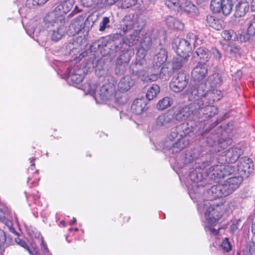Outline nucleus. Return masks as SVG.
I'll use <instances>...</instances> for the list:
<instances>
[{
	"mask_svg": "<svg viewBox=\"0 0 255 255\" xmlns=\"http://www.w3.org/2000/svg\"><path fill=\"white\" fill-rule=\"evenodd\" d=\"M248 25L247 32L249 35L255 34V18L249 19L246 21Z\"/></svg>",
	"mask_w": 255,
	"mask_h": 255,
	"instance_id": "nucleus-46",
	"label": "nucleus"
},
{
	"mask_svg": "<svg viewBox=\"0 0 255 255\" xmlns=\"http://www.w3.org/2000/svg\"><path fill=\"white\" fill-rule=\"evenodd\" d=\"M197 166H195V169L192 171L189 175L190 179L194 182V185L193 187L197 188L192 189L189 191V194L191 198L197 202V209L200 213H204L205 219L207 223L211 225L215 224L221 217L222 214L218 211V209L215 210L213 207L214 204L213 201L204 200L202 201V192L204 191V187L202 185L198 184V183L201 181L202 176L200 173H197L196 169Z\"/></svg>",
	"mask_w": 255,
	"mask_h": 255,
	"instance_id": "nucleus-2",
	"label": "nucleus"
},
{
	"mask_svg": "<svg viewBox=\"0 0 255 255\" xmlns=\"http://www.w3.org/2000/svg\"><path fill=\"white\" fill-rule=\"evenodd\" d=\"M140 44V46L144 48L145 49H149L151 45V38L149 33H146L142 36Z\"/></svg>",
	"mask_w": 255,
	"mask_h": 255,
	"instance_id": "nucleus-42",
	"label": "nucleus"
},
{
	"mask_svg": "<svg viewBox=\"0 0 255 255\" xmlns=\"http://www.w3.org/2000/svg\"><path fill=\"white\" fill-rule=\"evenodd\" d=\"M98 85L95 81L90 82L87 83L85 88L91 95L96 94Z\"/></svg>",
	"mask_w": 255,
	"mask_h": 255,
	"instance_id": "nucleus-49",
	"label": "nucleus"
},
{
	"mask_svg": "<svg viewBox=\"0 0 255 255\" xmlns=\"http://www.w3.org/2000/svg\"><path fill=\"white\" fill-rule=\"evenodd\" d=\"M172 47L178 56L188 58L190 56L191 46L185 39L175 38L172 42Z\"/></svg>",
	"mask_w": 255,
	"mask_h": 255,
	"instance_id": "nucleus-13",
	"label": "nucleus"
},
{
	"mask_svg": "<svg viewBox=\"0 0 255 255\" xmlns=\"http://www.w3.org/2000/svg\"><path fill=\"white\" fill-rule=\"evenodd\" d=\"M214 93V96L215 97V100L219 99L220 97L221 96V91L215 89Z\"/></svg>",
	"mask_w": 255,
	"mask_h": 255,
	"instance_id": "nucleus-59",
	"label": "nucleus"
},
{
	"mask_svg": "<svg viewBox=\"0 0 255 255\" xmlns=\"http://www.w3.org/2000/svg\"><path fill=\"white\" fill-rule=\"evenodd\" d=\"M228 206H229V208L230 210H232L233 209H234V206L233 205V202L232 201H231L229 204H228Z\"/></svg>",
	"mask_w": 255,
	"mask_h": 255,
	"instance_id": "nucleus-63",
	"label": "nucleus"
},
{
	"mask_svg": "<svg viewBox=\"0 0 255 255\" xmlns=\"http://www.w3.org/2000/svg\"><path fill=\"white\" fill-rule=\"evenodd\" d=\"M156 0H137L139 9L142 11L150 9Z\"/></svg>",
	"mask_w": 255,
	"mask_h": 255,
	"instance_id": "nucleus-39",
	"label": "nucleus"
},
{
	"mask_svg": "<svg viewBox=\"0 0 255 255\" xmlns=\"http://www.w3.org/2000/svg\"><path fill=\"white\" fill-rule=\"evenodd\" d=\"M15 242L17 244H18L21 247L24 248L27 251H28L30 254H32L31 252L30 251V250L29 249L28 246L27 245V244H26V243L25 241L22 240L21 239H19V238H17L15 239Z\"/></svg>",
	"mask_w": 255,
	"mask_h": 255,
	"instance_id": "nucleus-54",
	"label": "nucleus"
},
{
	"mask_svg": "<svg viewBox=\"0 0 255 255\" xmlns=\"http://www.w3.org/2000/svg\"><path fill=\"white\" fill-rule=\"evenodd\" d=\"M0 223L3 224L6 226L11 232H15L14 229L12 227L11 221L5 218L4 213L1 209H0ZM5 241V234L2 230L0 229V255H2L4 252V243Z\"/></svg>",
	"mask_w": 255,
	"mask_h": 255,
	"instance_id": "nucleus-19",
	"label": "nucleus"
},
{
	"mask_svg": "<svg viewBox=\"0 0 255 255\" xmlns=\"http://www.w3.org/2000/svg\"><path fill=\"white\" fill-rule=\"evenodd\" d=\"M76 223V219L75 218H73V220L70 222V225H72Z\"/></svg>",
	"mask_w": 255,
	"mask_h": 255,
	"instance_id": "nucleus-64",
	"label": "nucleus"
},
{
	"mask_svg": "<svg viewBox=\"0 0 255 255\" xmlns=\"http://www.w3.org/2000/svg\"><path fill=\"white\" fill-rule=\"evenodd\" d=\"M117 1L119 4V0H100V4L111 5Z\"/></svg>",
	"mask_w": 255,
	"mask_h": 255,
	"instance_id": "nucleus-57",
	"label": "nucleus"
},
{
	"mask_svg": "<svg viewBox=\"0 0 255 255\" xmlns=\"http://www.w3.org/2000/svg\"><path fill=\"white\" fill-rule=\"evenodd\" d=\"M241 221L240 220H239L236 223H233L232 225L230 226V231L231 233H234L235 231L238 229V224L239 222Z\"/></svg>",
	"mask_w": 255,
	"mask_h": 255,
	"instance_id": "nucleus-58",
	"label": "nucleus"
},
{
	"mask_svg": "<svg viewBox=\"0 0 255 255\" xmlns=\"http://www.w3.org/2000/svg\"><path fill=\"white\" fill-rule=\"evenodd\" d=\"M100 44L99 42H95L92 44L91 49H96L97 48H100Z\"/></svg>",
	"mask_w": 255,
	"mask_h": 255,
	"instance_id": "nucleus-61",
	"label": "nucleus"
},
{
	"mask_svg": "<svg viewBox=\"0 0 255 255\" xmlns=\"http://www.w3.org/2000/svg\"><path fill=\"white\" fill-rule=\"evenodd\" d=\"M231 245L229 241V239L227 238H225L222 242L221 245V248L223 249V250L226 252L228 253L231 250Z\"/></svg>",
	"mask_w": 255,
	"mask_h": 255,
	"instance_id": "nucleus-53",
	"label": "nucleus"
},
{
	"mask_svg": "<svg viewBox=\"0 0 255 255\" xmlns=\"http://www.w3.org/2000/svg\"><path fill=\"white\" fill-rule=\"evenodd\" d=\"M240 50V49L237 46L234 45H229L226 49L227 53L233 56L239 54Z\"/></svg>",
	"mask_w": 255,
	"mask_h": 255,
	"instance_id": "nucleus-52",
	"label": "nucleus"
},
{
	"mask_svg": "<svg viewBox=\"0 0 255 255\" xmlns=\"http://www.w3.org/2000/svg\"><path fill=\"white\" fill-rule=\"evenodd\" d=\"M232 143L231 139L228 138L226 139L221 138L218 140L217 151H220L222 149H225Z\"/></svg>",
	"mask_w": 255,
	"mask_h": 255,
	"instance_id": "nucleus-45",
	"label": "nucleus"
},
{
	"mask_svg": "<svg viewBox=\"0 0 255 255\" xmlns=\"http://www.w3.org/2000/svg\"><path fill=\"white\" fill-rule=\"evenodd\" d=\"M160 92V88L156 84H153L149 87L146 92V97L148 101L153 100Z\"/></svg>",
	"mask_w": 255,
	"mask_h": 255,
	"instance_id": "nucleus-36",
	"label": "nucleus"
},
{
	"mask_svg": "<svg viewBox=\"0 0 255 255\" xmlns=\"http://www.w3.org/2000/svg\"><path fill=\"white\" fill-rule=\"evenodd\" d=\"M41 248L43 255H52L49 253L47 245L43 240L41 241Z\"/></svg>",
	"mask_w": 255,
	"mask_h": 255,
	"instance_id": "nucleus-56",
	"label": "nucleus"
},
{
	"mask_svg": "<svg viewBox=\"0 0 255 255\" xmlns=\"http://www.w3.org/2000/svg\"><path fill=\"white\" fill-rule=\"evenodd\" d=\"M175 121L174 115L165 113L160 115L156 119L155 126L160 129H166L174 126Z\"/></svg>",
	"mask_w": 255,
	"mask_h": 255,
	"instance_id": "nucleus-18",
	"label": "nucleus"
},
{
	"mask_svg": "<svg viewBox=\"0 0 255 255\" xmlns=\"http://www.w3.org/2000/svg\"><path fill=\"white\" fill-rule=\"evenodd\" d=\"M112 27V22L110 17L104 16L99 25V31H105L106 29Z\"/></svg>",
	"mask_w": 255,
	"mask_h": 255,
	"instance_id": "nucleus-41",
	"label": "nucleus"
},
{
	"mask_svg": "<svg viewBox=\"0 0 255 255\" xmlns=\"http://www.w3.org/2000/svg\"><path fill=\"white\" fill-rule=\"evenodd\" d=\"M137 0H119V6L122 8H128L134 5Z\"/></svg>",
	"mask_w": 255,
	"mask_h": 255,
	"instance_id": "nucleus-47",
	"label": "nucleus"
},
{
	"mask_svg": "<svg viewBox=\"0 0 255 255\" xmlns=\"http://www.w3.org/2000/svg\"><path fill=\"white\" fill-rule=\"evenodd\" d=\"M147 102L144 99L135 100L131 106V110L136 115H140L148 109Z\"/></svg>",
	"mask_w": 255,
	"mask_h": 255,
	"instance_id": "nucleus-26",
	"label": "nucleus"
},
{
	"mask_svg": "<svg viewBox=\"0 0 255 255\" xmlns=\"http://www.w3.org/2000/svg\"><path fill=\"white\" fill-rule=\"evenodd\" d=\"M111 61L109 58H102L98 61L96 74L100 77L105 76L109 74L110 68Z\"/></svg>",
	"mask_w": 255,
	"mask_h": 255,
	"instance_id": "nucleus-25",
	"label": "nucleus"
},
{
	"mask_svg": "<svg viewBox=\"0 0 255 255\" xmlns=\"http://www.w3.org/2000/svg\"><path fill=\"white\" fill-rule=\"evenodd\" d=\"M167 52L164 49L160 48L159 51L154 55L153 62L156 66H160L167 60Z\"/></svg>",
	"mask_w": 255,
	"mask_h": 255,
	"instance_id": "nucleus-32",
	"label": "nucleus"
},
{
	"mask_svg": "<svg viewBox=\"0 0 255 255\" xmlns=\"http://www.w3.org/2000/svg\"><path fill=\"white\" fill-rule=\"evenodd\" d=\"M188 58L179 56L173 59V68L178 69L180 68L186 62Z\"/></svg>",
	"mask_w": 255,
	"mask_h": 255,
	"instance_id": "nucleus-44",
	"label": "nucleus"
},
{
	"mask_svg": "<svg viewBox=\"0 0 255 255\" xmlns=\"http://www.w3.org/2000/svg\"><path fill=\"white\" fill-rule=\"evenodd\" d=\"M185 39L189 43V45L191 46V44H193L194 47L198 45L199 42H201V40L197 37V35L192 32L189 33L187 35L186 39Z\"/></svg>",
	"mask_w": 255,
	"mask_h": 255,
	"instance_id": "nucleus-43",
	"label": "nucleus"
},
{
	"mask_svg": "<svg viewBox=\"0 0 255 255\" xmlns=\"http://www.w3.org/2000/svg\"><path fill=\"white\" fill-rule=\"evenodd\" d=\"M165 3L169 8L180 12L181 8V0H165Z\"/></svg>",
	"mask_w": 255,
	"mask_h": 255,
	"instance_id": "nucleus-38",
	"label": "nucleus"
},
{
	"mask_svg": "<svg viewBox=\"0 0 255 255\" xmlns=\"http://www.w3.org/2000/svg\"><path fill=\"white\" fill-rule=\"evenodd\" d=\"M232 193L229 186L226 181H224L223 183L222 184H218L216 185H214L208 191V194L209 195H211L212 197L211 199L209 201H213L214 205H213L212 207L216 210L218 209V211L219 213H220L222 215V212L220 211L221 209V207L219 206L218 204H215V202L213 201V199H216L217 198L222 197L223 196H227ZM222 216V215L221 216ZM220 218L215 224L213 225H211L207 223V221L205 223V230L207 233H208L211 235H217L219 232L220 228H218L217 229H215L213 227V226L221 219Z\"/></svg>",
	"mask_w": 255,
	"mask_h": 255,
	"instance_id": "nucleus-5",
	"label": "nucleus"
},
{
	"mask_svg": "<svg viewBox=\"0 0 255 255\" xmlns=\"http://www.w3.org/2000/svg\"><path fill=\"white\" fill-rule=\"evenodd\" d=\"M90 68L86 65H75L68 68L65 73V79L72 84H79L83 80Z\"/></svg>",
	"mask_w": 255,
	"mask_h": 255,
	"instance_id": "nucleus-10",
	"label": "nucleus"
},
{
	"mask_svg": "<svg viewBox=\"0 0 255 255\" xmlns=\"http://www.w3.org/2000/svg\"><path fill=\"white\" fill-rule=\"evenodd\" d=\"M249 10V3L246 0L238 1L236 5L235 14L237 16L241 17Z\"/></svg>",
	"mask_w": 255,
	"mask_h": 255,
	"instance_id": "nucleus-30",
	"label": "nucleus"
},
{
	"mask_svg": "<svg viewBox=\"0 0 255 255\" xmlns=\"http://www.w3.org/2000/svg\"><path fill=\"white\" fill-rule=\"evenodd\" d=\"M212 53L213 57L217 60H220L222 58V54L220 53L219 50L216 48H212Z\"/></svg>",
	"mask_w": 255,
	"mask_h": 255,
	"instance_id": "nucleus-55",
	"label": "nucleus"
},
{
	"mask_svg": "<svg viewBox=\"0 0 255 255\" xmlns=\"http://www.w3.org/2000/svg\"><path fill=\"white\" fill-rule=\"evenodd\" d=\"M233 2L231 0H211L210 7L215 12H222L223 14H229L233 8Z\"/></svg>",
	"mask_w": 255,
	"mask_h": 255,
	"instance_id": "nucleus-16",
	"label": "nucleus"
},
{
	"mask_svg": "<svg viewBox=\"0 0 255 255\" xmlns=\"http://www.w3.org/2000/svg\"><path fill=\"white\" fill-rule=\"evenodd\" d=\"M122 35H123V34L120 33H114V34L110 35L108 37V41L110 43H111L112 42L114 43L113 44V45L111 46L113 47V46H114V50L116 52H120V53H122L123 52H124V51H122L121 49H118L117 51L116 49V47H115L116 43V45H119L120 47L121 46L120 43H122V42L120 41L118 43L117 40H119L122 37Z\"/></svg>",
	"mask_w": 255,
	"mask_h": 255,
	"instance_id": "nucleus-37",
	"label": "nucleus"
},
{
	"mask_svg": "<svg viewBox=\"0 0 255 255\" xmlns=\"http://www.w3.org/2000/svg\"><path fill=\"white\" fill-rule=\"evenodd\" d=\"M130 58L129 51L123 52V53L117 58L115 68V73L116 75L121 76L126 72Z\"/></svg>",
	"mask_w": 255,
	"mask_h": 255,
	"instance_id": "nucleus-17",
	"label": "nucleus"
},
{
	"mask_svg": "<svg viewBox=\"0 0 255 255\" xmlns=\"http://www.w3.org/2000/svg\"><path fill=\"white\" fill-rule=\"evenodd\" d=\"M204 124L199 123L193 127L188 123H182L172 128L167 135L164 147L178 152L189 145L197 136L204 134Z\"/></svg>",
	"mask_w": 255,
	"mask_h": 255,
	"instance_id": "nucleus-1",
	"label": "nucleus"
},
{
	"mask_svg": "<svg viewBox=\"0 0 255 255\" xmlns=\"http://www.w3.org/2000/svg\"><path fill=\"white\" fill-rule=\"evenodd\" d=\"M159 77L163 80H167L170 77V72L167 67H162L158 75Z\"/></svg>",
	"mask_w": 255,
	"mask_h": 255,
	"instance_id": "nucleus-50",
	"label": "nucleus"
},
{
	"mask_svg": "<svg viewBox=\"0 0 255 255\" xmlns=\"http://www.w3.org/2000/svg\"><path fill=\"white\" fill-rule=\"evenodd\" d=\"M200 156V153L198 149H191L187 151L185 154L184 163L188 164L194 160L198 159Z\"/></svg>",
	"mask_w": 255,
	"mask_h": 255,
	"instance_id": "nucleus-35",
	"label": "nucleus"
},
{
	"mask_svg": "<svg viewBox=\"0 0 255 255\" xmlns=\"http://www.w3.org/2000/svg\"><path fill=\"white\" fill-rule=\"evenodd\" d=\"M148 49L140 46L136 52V59L134 62H132L129 66V72L133 76L140 77L141 75H144V71L142 69L146 64L145 57Z\"/></svg>",
	"mask_w": 255,
	"mask_h": 255,
	"instance_id": "nucleus-8",
	"label": "nucleus"
},
{
	"mask_svg": "<svg viewBox=\"0 0 255 255\" xmlns=\"http://www.w3.org/2000/svg\"><path fill=\"white\" fill-rule=\"evenodd\" d=\"M206 20L208 25L216 30H220L223 28L222 20L214 16L208 15Z\"/></svg>",
	"mask_w": 255,
	"mask_h": 255,
	"instance_id": "nucleus-34",
	"label": "nucleus"
},
{
	"mask_svg": "<svg viewBox=\"0 0 255 255\" xmlns=\"http://www.w3.org/2000/svg\"><path fill=\"white\" fill-rule=\"evenodd\" d=\"M99 97L104 101H112L116 103H120L118 99V93L116 92L115 87L114 84L106 82L101 87L98 92Z\"/></svg>",
	"mask_w": 255,
	"mask_h": 255,
	"instance_id": "nucleus-11",
	"label": "nucleus"
},
{
	"mask_svg": "<svg viewBox=\"0 0 255 255\" xmlns=\"http://www.w3.org/2000/svg\"><path fill=\"white\" fill-rule=\"evenodd\" d=\"M223 83V79L221 75L218 73H214L208 76L207 81L205 83L201 82L200 84L192 85L188 91H191L193 88L199 90L202 89L203 91L208 90L214 96L215 94V87L220 86Z\"/></svg>",
	"mask_w": 255,
	"mask_h": 255,
	"instance_id": "nucleus-9",
	"label": "nucleus"
},
{
	"mask_svg": "<svg viewBox=\"0 0 255 255\" xmlns=\"http://www.w3.org/2000/svg\"><path fill=\"white\" fill-rule=\"evenodd\" d=\"M211 52L206 47L200 46L197 48L195 52L191 59V62L194 64L196 62V56L199 60L198 63L206 64V63L209 61L211 58Z\"/></svg>",
	"mask_w": 255,
	"mask_h": 255,
	"instance_id": "nucleus-24",
	"label": "nucleus"
},
{
	"mask_svg": "<svg viewBox=\"0 0 255 255\" xmlns=\"http://www.w3.org/2000/svg\"><path fill=\"white\" fill-rule=\"evenodd\" d=\"M134 81L129 76L123 77L118 84V88L122 92H126L129 90L133 86Z\"/></svg>",
	"mask_w": 255,
	"mask_h": 255,
	"instance_id": "nucleus-29",
	"label": "nucleus"
},
{
	"mask_svg": "<svg viewBox=\"0 0 255 255\" xmlns=\"http://www.w3.org/2000/svg\"><path fill=\"white\" fill-rule=\"evenodd\" d=\"M208 90L203 91L202 89L197 90L193 88L191 91H188V98L190 101H197L200 107L198 111L199 113L198 120L205 116V118L212 117L218 113V108L210 105L215 101V97Z\"/></svg>",
	"mask_w": 255,
	"mask_h": 255,
	"instance_id": "nucleus-4",
	"label": "nucleus"
},
{
	"mask_svg": "<svg viewBox=\"0 0 255 255\" xmlns=\"http://www.w3.org/2000/svg\"><path fill=\"white\" fill-rule=\"evenodd\" d=\"M142 68V69L144 71L145 75H141L140 77H142V80L146 82H152L156 81L159 77L157 74H152L150 75L146 74L145 70Z\"/></svg>",
	"mask_w": 255,
	"mask_h": 255,
	"instance_id": "nucleus-48",
	"label": "nucleus"
},
{
	"mask_svg": "<svg viewBox=\"0 0 255 255\" xmlns=\"http://www.w3.org/2000/svg\"><path fill=\"white\" fill-rule=\"evenodd\" d=\"M252 232L255 234V217L253 219L252 225L251 228Z\"/></svg>",
	"mask_w": 255,
	"mask_h": 255,
	"instance_id": "nucleus-60",
	"label": "nucleus"
},
{
	"mask_svg": "<svg viewBox=\"0 0 255 255\" xmlns=\"http://www.w3.org/2000/svg\"><path fill=\"white\" fill-rule=\"evenodd\" d=\"M180 12L191 18H196L199 15V10L194 4L188 0H181Z\"/></svg>",
	"mask_w": 255,
	"mask_h": 255,
	"instance_id": "nucleus-21",
	"label": "nucleus"
},
{
	"mask_svg": "<svg viewBox=\"0 0 255 255\" xmlns=\"http://www.w3.org/2000/svg\"><path fill=\"white\" fill-rule=\"evenodd\" d=\"M82 5L87 7L95 6L100 4V0H81Z\"/></svg>",
	"mask_w": 255,
	"mask_h": 255,
	"instance_id": "nucleus-51",
	"label": "nucleus"
},
{
	"mask_svg": "<svg viewBox=\"0 0 255 255\" xmlns=\"http://www.w3.org/2000/svg\"><path fill=\"white\" fill-rule=\"evenodd\" d=\"M145 25V21L140 16L133 14L125 16L121 25L122 29L125 34L130 32L123 38V43H120V47L115 45L116 50L121 49L126 52L128 51L129 47L136 44L139 40V34Z\"/></svg>",
	"mask_w": 255,
	"mask_h": 255,
	"instance_id": "nucleus-3",
	"label": "nucleus"
},
{
	"mask_svg": "<svg viewBox=\"0 0 255 255\" xmlns=\"http://www.w3.org/2000/svg\"><path fill=\"white\" fill-rule=\"evenodd\" d=\"M44 20L47 25L48 34L51 40L57 41L61 39L65 31L64 17L62 15L56 16V14L53 12L47 15Z\"/></svg>",
	"mask_w": 255,
	"mask_h": 255,
	"instance_id": "nucleus-6",
	"label": "nucleus"
},
{
	"mask_svg": "<svg viewBox=\"0 0 255 255\" xmlns=\"http://www.w3.org/2000/svg\"><path fill=\"white\" fill-rule=\"evenodd\" d=\"M253 163L252 160L248 157H242L238 164V172L241 175L248 176L253 170Z\"/></svg>",
	"mask_w": 255,
	"mask_h": 255,
	"instance_id": "nucleus-23",
	"label": "nucleus"
},
{
	"mask_svg": "<svg viewBox=\"0 0 255 255\" xmlns=\"http://www.w3.org/2000/svg\"><path fill=\"white\" fill-rule=\"evenodd\" d=\"M188 80V76L185 72H179L172 78L170 89L176 93L181 92L187 86Z\"/></svg>",
	"mask_w": 255,
	"mask_h": 255,
	"instance_id": "nucleus-14",
	"label": "nucleus"
},
{
	"mask_svg": "<svg viewBox=\"0 0 255 255\" xmlns=\"http://www.w3.org/2000/svg\"><path fill=\"white\" fill-rule=\"evenodd\" d=\"M222 37L226 40L240 41L241 42L246 41L248 37L245 35H241L239 37L236 34L234 30L230 29L224 30L222 32Z\"/></svg>",
	"mask_w": 255,
	"mask_h": 255,
	"instance_id": "nucleus-28",
	"label": "nucleus"
},
{
	"mask_svg": "<svg viewBox=\"0 0 255 255\" xmlns=\"http://www.w3.org/2000/svg\"><path fill=\"white\" fill-rule=\"evenodd\" d=\"M208 74V68L206 64L198 63L192 70L191 75L193 80L196 82L195 85L200 84L201 82L205 83L203 80Z\"/></svg>",
	"mask_w": 255,
	"mask_h": 255,
	"instance_id": "nucleus-20",
	"label": "nucleus"
},
{
	"mask_svg": "<svg viewBox=\"0 0 255 255\" xmlns=\"http://www.w3.org/2000/svg\"><path fill=\"white\" fill-rule=\"evenodd\" d=\"M167 26L171 28H175L178 30H183L184 24L180 20L171 16H168L165 19Z\"/></svg>",
	"mask_w": 255,
	"mask_h": 255,
	"instance_id": "nucleus-31",
	"label": "nucleus"
},
{
	"mask_svg": "<svg viewBox=\"0 0 255 255\" xmlns=\"http://www.w3.org/2000/svg\"><path fill=\"white\" fill-rule=\"evenodd\" d=\"M192 102L188 106L178 109L177 113L174 115L175 121H183L190 117L194 120H198L200 116L198 111L200 107H198L199 104L197 101Z\"/></svg>",
	"mask_w": 255,
	"mask_h": 255,
	"instance_id": "nucleus-7",
	"label": "nucleus"
},
{
	"mask_svg": "<svg viewBox=\"0 0 255 255\" xmlns=\"http://www.w3.org/2000/svg\"><path fill=\"white\" fill-rule=\"evenodd\" d=\"M172 104V100L170 98L166 97L159 101L156 107L158 110L162 111L171 106Z\"/></svg>",
	"mask_w": 255,
	"mask_h": 255,
	"instance_id": "nucleus-40",
	"label": "nucleus"
},
{
	"mask_svg": "<svg viewBox=\"0 0 255 255\" xmlns=\"http://www.w3.org/2000/svg\"><path fill=\"white\" fill-rule=\"evenodd\" d=\"M234 171V168L232 166L219 164L211 166L207 169L206 172L209 178L215 179L224 178Z\"/></svg>",
	"mask_w": 255,
	"mask_h": 255,
	"instance_id": "nucleus-12",
	"label": "nucleus"
},
{
	"mask_svg": "<svg viewBox=\"0 0 255 255\" xmlns=\"http://www.w3.org/2000/svg\"><path fill=\"white\" fill-rule=\"evenodd\" d=\"M89 23L90 17H88L84 21L83 16H78L71 21L67 31V34L71 36H74L83 30L84 31L87 30L85 25Z\"/></svg>",
	"mask_w": 255,
	"mask_h": 255,
	"instance_id": "nucleus-15",
	"label": "nucleus"
},
{
	"mask_svg": "<svg viewBox=\"0 0 255 255\" xmlns=\"http://www.w3.org/2000/svg\"><path fill=\"white\" fill-rule=\"evenodd\" d=\"M251 8L253 11H255V0H252L251 1Z\"/></svg>",
	"mask_w": 255,
	"mask_h": 255,
	"instance_id": "nucleus-62",
	"label": "nucleus"
},
{
	"mask_svg": "<svg viewBox=\"0 0 255 255\" xmlns=\"http://www.w3.org/2000/svg\"><path fill=\"white\" fill-rule=\"evenodd\" d=\"M74 0H66L59 3L55 8V12H59V15L67 13L74 6Z\"/></svg>",
	"mask_w": 255,
	"mask_h": 255,
	"instance_id": "nucleus-27",
	"label": "nucleus"
},
{
	"mask_svg": "<svg viewBox=\"0 0 255 255\" xmlns=\"http://www.w3.org/2000/svg\"><path fill=\"white\" fill-rule=\"evenodd\" d=\"M242 153L241 149L238 147H231L228 150L222 152V156L224 158L222 159V163L223 162L228 163H235L239 158Z\"/></svg>",
	"mask_w": 255,
	"mask_h": 255,
	"instance_id": "nucleus-22",
	"label": "nucleus"
},
{
	"mask_svg": "<svg viewBox=\"0 0 255 255\" xmlns=\"http://www.w3.org/2000/svg\"><path fill=\"white\" fill-rule=\"evenodd\" d=\"M243 180L242 176H234L229 178L226 181L233 193L239 187Z\"/></svg>",
	"mask_w": 255,
	"mask_h": 255,
	"instance_id": "nucleus-33",
	"label": "nucleus"
}]
</instances>
